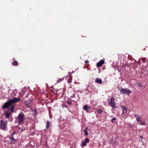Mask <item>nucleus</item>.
I'll list each match as a JSON object with an SVG mask.
<instances>
[{
    "label": "nucleus",
    "instance_id": "nucleus-1",
    "mask_svg": "<svg viewBox=\"0 0 148 148\" xmlns=\"http://www.w3.org/2000/svg\"><path fill=\"white\" fill-rule=\"evenodd\" d=\"M20 99V98H17L15 97H13L12 99H8L6 102L3 104L1 107V108L3 109H6L13 103L19 101Z\"/></svg>",
    "mask_w": 148,
    "mask_h": 148
},
{
    "label": "nucleus",
    "instance_id": "nucleus-2",
    "mask_svg": "<svg viewBox=\"0 0 148 148\" xmlns=\"http://www.w3.org/2000/svg\"><path fill=\"white\" fill-rule=\"evenodd\" d=\"M23 113L21 112L16 118V121L18 124L20 125L24 123L25 119Z\"/></svg>",
    "mask_w": 148,
    "mask_h": 148
},
{
    "label": "nucleus",
    "instance_id": "nucleus-3",
    "mask_svg": "<svg viewBox=\"0 0 148 148\" xmlns=\"http://www.w3.org/2000/svg\"><path fill=\"white\" fill-rule=\"evenodd\" d=\"M115 99L113 96L111 97L110 101L108 102V105L110 106L113 109L115 110L116 107V103L115 101Z\"/></svg>",
    "mask_w": 148,
    "mask_h": 148
},
{
    "label": "nucleus",
    "instance_id": "nucleus-4",
    "mask_svg": "<svg viewBox=\"0 0 148 148\" xmlns=\"http://www.w3.org/2000/svg\"><path fill=\"white\" fill-rule=\"evenodd\" d=\"M117 88L118 90L120 91V92L121 94H123L124 95H125L126 94H129L132 92L131 90L127 89V88H123L120 87H117Z\"/></svg>",
    "mask_w": 148,
    "mask_h": 148
},
{
    "label": "nucleus",
    "instance_id": "nucleus-5",
    "mask_svg": "<svg viewBox=\"0 0 148 148\" xmlns=\"http://www.w3.org/2000/svg\"><path fill=\"white\" fill-rule=\"evenodd\" d=\"M7 121H4L3 120H1L0 128L1 129L4 130L7 129Z\"/></svg>",
    "mask_w": 148,
    "mask_h": 148
},
{
    "label": "nucleus",
    "instance_id": "nucleus-6",
    "mask_svg": "<svg viewBox=\"0 0 148 148\" xmlns=\"http://www.w3.org/2000/svg\"><path fill=\"white\" fill-rule=\"evenodd\" d=\"M105 62L104 60H101L99 62H97V67H99L101 66Z\"/></svg>",
    "mask_w": 148,
    "mask_h": 148
},
{
    "label": "nucleus",
    "instance_id": "nucleus-7",
    "mask_svg": "<svg viewBox=\"0 0 148 148\" xmlns=\"http://www.w3.org/2000/svg\"><path fill=\"white\" fill-rule=\"evenodd\" d=\"M17 134H16L15 132H14L11 136L10 137V139L11 140H14V141H16L17 140L15 138L14 136H16Z\"/></svg>",
    "mask_w": 148,
    "mask_h": 148
},
{
    "label": "nucleus",
    "instance_id": "nucleus-8",
    "mask_svg": "<svg viewBox=\"0 0 148 148\" xmlns=\"http://www.w3.org/2000/svg\"><path fill=\"white\" fill-rule=\"evenodd\" d=\"M134 116L136 118L137 122L139 123L141 121V118L139 116H138L137 114H134Z\"/></svg>",
    "mask_w": 148,
    "mask_h": 148
},
{
    "label": "nucleus",
    "instance_id": "nucleus-9",
    "mask_svg": "<svg viewBox=\"0 0 148 148\" xmlns=\"http://www.w3.org/2000/svg\"><path fill=\"white\" fill-rule=\"evenodd\" d=\"M26 106L27 108H30L31 106V101L29 100L26 101L25 102Z\"/></svg>",
    "mask_w": 148,
    "mask_h": 148
},
{
    "label": "nucleus",
    "instance_id": "nucleus-10",
    "mask_svg": "<svg viewBox=\"0 0 148 148\" xmlns=\"http://www.w3.org/2000/svg\"><path fill=\"white\" fill-rule=\"evenodd\" d=\"M89 142V140L88 138H86L84 141L82 143V145L83 146H85L86 145L87 143Z\"/></svg>",
    "mask_w": 148,
    "mask_h": 148
},
{
    "label": "nucleus",
    "instance_id": "nucleus-11",
    "mask_svg": "<svg viewBox=\"0 0 148 148\" xmlns=\"http://www.w3.org/2000/svg\"><path fill=\"white\" fill-rule=\"evenodd\" d=\"M122 108L123 112L121 114L122 115L125 114L127 112V109L125 106H123Z\"/></svg>",
    "mask_w": 148,
    "mask_h": 148
},
{
    "label": "nucleus",
    "instance_id": "nucleus-12",
    "mask_svg": "<svg viewBox=\"0 0 148 148\" xmlns=\"http://www.w3.org/2000/svg\"><path fill=\"white\" fill-rule=\"evenodd\" d=\"M52 126V124L49 121H46V129H48L49 128Z\"/></svg>",
    "mask_w": 148,
    "mask_h": 148
},
{
    "label": "nucleus",
    "instance_id": "nucleus-13",
    "mask_svg": "<svg viewBox=\"0 0 148 148\" xmlns=\"http://www.w3.org/2000/svg\"><path fill=\"white\" fill-rule=\"evenodd\" d=\"M14 110V106H11L10 108L8 109L7 111L11 113H12Z\"/></svg>",
    "mask_w": 148,
    "mask_h": 148
},
{
    "label": "nucleus",
    "instance_id": "nucleus-14",
    "mask_svg": "<svg viewBox=\"0 0 148 148\" xmlns=\"http://www.w3.org/2000/svg\"><path fill=\"white\" fill-rule=\"evenodd\" d=\"M10 112L7 111L6 112V113L5 114V116L6 117V118L8 119L10 115Z\"/></svg>",
    "mask_w": 148,
    "mask_h": 148
},
{
    "label": "nucleus",
    "instance_id": "nucleus-15",
    "mask_svg": "<svg viewBox=\"0 0 148 148\" xmlns=\"http://www.w3.org/2000/svg\"><path fill=\"white\" fill-rule=\"evenodd\" d=\"M95 81L96 83L99 84H101L102 82V80L99 78H96L95 79Z\"/></svg>",
    "mask_w": 148,
    "mask_h": 148
},
{
    "label": "nucleus",
    "instance_id": "nucleus-16",
    "mask_svg": "<svg viewBox=\"0 0 148 148\" xmlns=\"http://www.w3.org/2000/svg\"><path fill=\"white\" fill-rule=\"evenodd\" d=\"M12 65L14 66H17L18 65V62L16 60H14L12 62Z\"/></svg>",
    "mask_w": 148,
    "mask_h": 148
},
{
    "label": "nucleus",
    "instance_id": "nucleus-17",
    "mask_svg": "<svg viewBox=\"0 0 148 148\" xmlns=\"http://www.w3.org/2000/svg\"><path fill=\"white\" fill-rule=\"evenodd\" d=\"M88 130V128L87 127L85 128V130H84V132L85 133V135L86 136L88 135V132L87 131Z\"/></svg>",
    "mask_w": 148,
    "mask_h": 148
},
{
    "label": "nucleus",
    "instance_id": "nucleus-18",
    "mask_svg": "<svg viewBox=\"0 0 148 148\" xmlns=\"http://www.w3.org/2000/svg\"><path fill=\"white\" fill-rule=\"evenodd\" d=\"M103 112L102 110L101 109H99L97 110V113L100 114H101Z\"/></svg>",
    "mask_w": 148,
    "mask_h": 148
},
{
    "label": "nucleus",
    "instance_id": "nucleus-19",
    "mask_svg": "<svg viewBox=\"0 0 148 148\" xmlns=\"http://www.w3.org/2000/svg\"><path fill=\"white\" fill-rule=\"evenodd\" d=\"M64 77L62 78V79L59 78V79L57 81V82H61L64 79Z\"/></svg>",
    "mask_w": 148,
    "mask_h": 148
},
{
    "label": "nucleus",
    "instance_id": "nucleus-20",
    "mask_svg": "<svg viewBox=\"0 0 148 148\" xmlns=\"http://www.w3.org/2000/svg\"><path fill=\"white\" fill-rule=\"evenodd\" d=\"M83 108L85 110H86L88 108V106L87 105H85L83 106Z\"/></svg>",
    "mask_w": 148,
    "mask_h": 148
},
{
    "label": "nucleus",
    "instance_id": "nucleus-21",
    "mask_svg": "<svg viewBox=\"0 0 148 148\" xmlns=\"http://www.w3.org/2000/svg\"><path fill=\"white\" fill-rule=\"evenodd\" d=\"M140 125H146V123L145 121H144L143 122L140 123Z\"/></svg>",
    "mask_w": 148,
    "mask_h": 148
},
{
    "label": "nucleus",
    "instance_id": "nucleus-22",
    "mask_svg": "<svg viewBox=\"0 0 148 148\" xmlns=\"http://www.w3.org/2000/svg\"><path fill=\"white\" fill-rule=\"evenodd\" d=\"M116 119V118H114L112 119L111 121L112 122H115V120Z\"/></svg>",
    "mask_w": 148,
    "mask_h": 148
},
{
    "label": "nucleus",
    "instance_id": "nucleus-23",
    "mask_svg": "<svg viewBox=\"0 0 148 148\" xmlns=\"http://www.w3.org/2000/svg\"><path fill=\"white\" fill-rule=\"evenodd\" d=\"M67 103L68 105H71L72 104L71 102L69 101H68Z\"/></svg>",
    "mask_w": 148,
    "mask_h": 148
},
{
    "label": "nucleus",
    "instance_id": "nucleus-24",
    "mask_svg": "<svg viewBox=\"0 0 148 148\" xmlns=\"http://www.w3.org/2000/svg\"><path fill=\"white\" fill-rule=\"evenodd\" d=\"M37 110H36V109L34 111V114L35 115V116H36L37 115Z\"/></svg>",
    "mask_w": 148,
    "mask_h": 148
},
{
    "label": "nucleus",
    "instance_id": "nucleus-25",
    "mask_svg": "<svg viewBox=\"0 0 148 148\" xmlns=\"http://www.w3.org/2000/svg\"><path fill=\"white\" fill-rule=\"evenodd\" d=\"M15 142V141H14V140H11V144H14Z\"/></svg>",
    "mask_w": 148,
    "mask_h": 148
},
{
    "label": "nucleus",
    "instance_id": "nucleus-26",
    "mask_svg": "<svg viewBox=\"0 0 148 148\" xmlns=\"http://www.w3.org/2000/svg\"><path fill=\"white\" fill-rule=\"evenodd\" d=\"M75 97V94H73V95L71 96V98H74Z\"/></svg>",
    "mask_w": 148,
    "mask_h": 148
},
{
    "label": "nucleus",
    "instance_id": "nucleus-27",
    "mask_svg": "<svg viewBox=\"0 0 148 148\" xmlns=\"http://www.w3.org/2000/svg\"><path fill=\"white\" fill-rule=\"evenodd\" d=\"M138 86L139 87H142V85H141V84L140 83L139 84H138Z\"/></svg>",
    "mask_w": 148,
    "mask_h": 148
},
{
    "label": "nucleus",
    "instance_id": "nucleus-28",
    "mask_svg": "<svg viewBox=\"0 0 148 148\" xmlns=\"http://www.w3.org/2000/svg\"><path fill=\"white\" fill-rule=\"evenodd\" d=\"M84 62L85 64H87L88 63L89 61L88 60H86Z\"/></svg>",
    "mask_w": 148,
    "mask_h": 148
},
{
    "label": "nucleus",
    "instance_id": "nucleus-29",
    "mask_svg": "<svg viewBox=\"0 0 148 148\" xmlns=\"http://www.w3.org/2000/svg\"><path fill=\"white\" fill-rule=\"evenodd\" d=\"M106 69V67L105 66H103L102 68V70H105Z\"/></svg>",
    "mask_w": 148,
    "mask_h": 148
},
{
    "label": "nucleus",
    "instance_id": "nucleus-30",
    "mask_svg": "<svg viewBox=\"0 0 148 148\" xmlns=\"http://www.w3.org/2000/svg\"><path fill=\"white\" fill-rule=\"evenodd\" d=\"M85 90L86 91H89V89H88V88H86Z\"/></svg>",
    "mask_w": 148,
    "mask_h": 148
},
{
    "label": "nucleus",
    "instance_id": "nucleus-31",
    "mask_svg": "<svg viewBox=\"0 0 148 148\" xmlns=\"http://www.w3.org/2000/svg\"><path fill=\"white\" fill-rule=\"evenodd\" d=\"M139 138H141V139L143 138V136H140Z\"/></svg>",
    "mask_w": 148,
    "mask_h": 148
},
{
    "label": "nucleus",
    "instance_id": "nucleus-32",
    "mask_svg": "<svg viewBox=\"0 0 148 148\" xmlns=\"http://www.w3.org/2000/svg\"><path fill=\"white\" fill-rule=\"evenodd\" d=\"M69 78H70V79L71 80L72 79V77L71 76H69Z\"/></svg>",
    "mask_w": 148,
    "mask_h": 148
},
{
    "label": "nucleus",
    "instance_id": "nucleus-33",
    "mask_svg": "<svg viewBox=\"0 0 148 148\" xmlns=\"http://www.w3.org/2000/svg\"><path fill=\"white\" fill-rule=\"evenodd\" d=\"M98 69L99 70V73H100L101 72V70H100L99 69V68H98Z\"/></svg>",
    "mask_w": 148,
    "mask_h": 148
},
{
    "label": "nucleus",
    "instance_id": "nucleus-34",
    "mask_svg": "<svg viewBox=\"0 0 148 148\" xmlns=\"http://www.w3.org/2000/svg\"><path fill=\"white\" fill-rule=\"evenodd\" d=\"M64 107L67 108V106L66 105H64Z\"/></svg>",
    "mask_w": 148,
    "mask_h": 148
},
{
    "label": "nucleus",
    "instance_id": "nucleus-35",
    "mask_svg": "<svg viewBox=\"0 0 148 148\" xmlns=\"http://www.w3.org/2000/svg\"><path fill=\"white\" fill-rule=\"evenodd\" d=\"M26 97H27V95H26Z\"/></svg>",
    "mask_w": 148,
    "mask_h": 148
},
{
    "label": "nucleus",
    "instance_id": "nucleus-36",
    "mask_svg": "<svg viewBox=\"0 0 148 148\" xmlns=\"http://www.w3.org/2000/svg\"><path fill=\"white\" fill-rule=\"evenodd\" d=\"M15 59V58H13V60H14Z\"/></svg>",
    "mask_w": 148,
    "mask_h": 148
},
{
    "label": "nucleus",
    "instance_id": "nucleus-37",
    "mask_svg": "<svg viewBox=\"0 0 148 148\" xmlns=\"http://www.w3.org/2000/svg\"><path fill=\"white\" fill-rule=\"evenodd\" d=\"M60 68H61V69H62V67H61Z\"/></svg>",
    "mask_w": 148,
    "mask_h": 148
},
{
    "label": "nucleus",
    "instance_id": "nucleus-38",
    "mask_svg": "<svg viewBox=\"0 0 148 148\" xmlns=\"http://www.w3.org/2000/svg\"><path fill=\"white\" fill-rule=\"evenodd\" d=\"M88 108H89V109H90V107H88Z\"/></svg>",
    "mask_w": 148,
    "mask_h": 148
},
{
    "label": "nucleus",
    "instance_id": "nucleus-39",
    "mask_svg": "<svg viewBox=\"0 0 148 148\" xmlns=\"http://www.w3.org/2000/svg\"><path fill=\"white\" fill-rule=\"evenodd\" d=\"M61 66H60V68H61Z\"/></svg>",
    "mask_w": 148,
    "mask_h": 148
}]
</instances>
